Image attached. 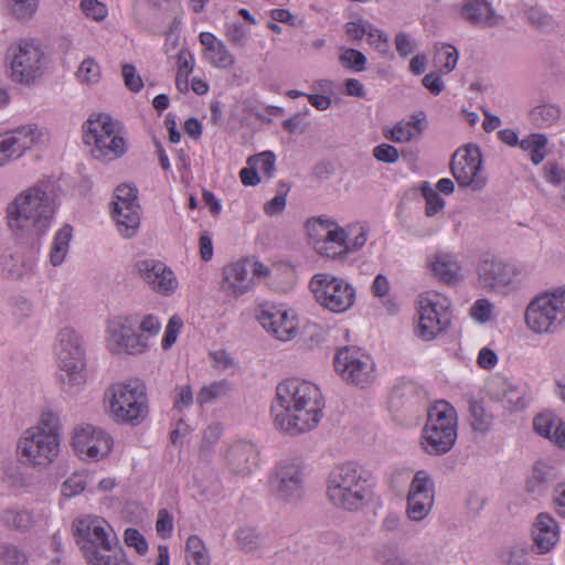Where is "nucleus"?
I'll list each match as a JSON object with an SVG mask.
<instances>
[{
  "label": "nucleus",
  "instance_id": "obj_34",
  "mask_svg": "<svg viewBox=\"0 0 565 565\" xmlns=\"http://www.w3.org/2000/svg\"><path fill=\"white\" fill-rule=\"evenodd\" d=\"M458 50L448 43H436L434 46V64L440 74L451 73L458 63Z\"/></svg>",
  "mask_w": 565,
  "mask_h": 565
},
{
  "label": "nucleus",
  "instance_id": "obj_43",
  "mask_svg": "<svg viewBox=\"0 0 565 565\" xmlns=\"http://www.w3.org/2000/svg\"><path fill=\"white\" fill-rule=\"evenodd\" d=\"M547 138L542 134H532L520 141V147L530 152L533 164L539 166L546 157Z\"/></svg>",
  "mask_w": 565,
  "mask_h": 565
},
{
  "label": "nucleus",
  "instance_id": "obj_14",
  "mask_svg": "<svg viewBox=\"0 0 565 565\" xmlns=\"http://www.w3.org/2000/svg\"><path fill=\"white\" fill-rule=\"evenodd\" d=\"M417 335L431 341L445 332L452 319L451 301L445 295L429 290L418 296Z\"/></svg>",
  "mask_w": 565,
  "mask_h": 565
},
{
  "label": "nucleus",
  "instance_id": "obj_39",
  "mask_svg": "<svg viewBox=\"0 0 565 565\" xmlns=\"http://www.w3.org/2000/svg\"><path fill=\"white\" fill-rule=\"evenodd\" d=\"M490 394L500 401L508 403L510 407H523L522 396L518 390L509 384L505 380L497 379L489 384Z\"/></svg>",
  "mask_w": 565,
  "mask_h": 565
},
{
  "label": "nucleus",
  "instance_id": "obj_6",
  "mask_svg": "<svg viewBox=\"0 0 565 565\" xmlns=\"http://www.w3.org/2000/svg\"><path fill=\"white\" fill-rule=\"evenodd\" d=\"M161 323L156 316H117L107 323L106 343L111 354L138 355L148 351L150 338L158 335Z\"/></svg>",
  "mask_w": 565,
  "mask_h": 565
},
{
  "label": "nucleus",
  "instance_id": "obj_51",
  "mask_svg": "<svg viewBox=\"0 0 565 565\" xmlns=\"http://www.w3.org/2000/svg\"><path fill=\"white\" fill-rule=\"evenodd\" d=\"M339 61L345 68L356 73L363 72L366 66L365 55L355 49H343Z\"/></svg>",
  "mask_w": 565,
  "mask_h": 565
},
{
  "label": "nucleus",
  "instance_id": "obj_10",
  "mask_svg": "<svg viewBox=\"0 0 565 565\" xmlns=\"http://www.w3.org/2000/svg\"><path fill=\"white\" fill-rule=\"evenodd\" d=\"M524 321L535 334H554L565 323V286L534 297L525 308Z\"/></svg>",
  "mask_w": 565,
  "mask_h": 565
},
{
  "label": "nucleus",
  "instance_id": "obj_28",
  "mask_svg": "<svg viewBox=\"0 0 565 565\" xmlns=\"http://www.w3.org/2000/svg\"><path fill=\"white\" fill-rule=\"evenodd\" d=\"M254 287L246 262H235L223 268L222 289L235 298L243 296Z\"/></svg>",
  "mask_w": 565,
  "mask_h": 565
},
{
  "label": "nucleus",
  "instance_id": "obj_18",
  "mask_svg": "<svg viewBox=\"0 0 565 565\" xmlns=\"http://www.w3.org/2000/svg\"><path fill=\"white\" fill-rule=\"evenodd\" d=\"M333 363L337 373L349 384L365 387L376 377L374 361L356 347L339 349Z\"/></svg>",
  "mask_w": 565,
  "mask_h": 565
},
{
  "label": "nucleus",
  "instance_id": "obj_29",
  "mask_svg": "<svg viewBox=\"0 0 565 565\" xmlns=\"http://www.w3.org/2000/svg\"><path fill=\"white\" fill-rule=\"evenodd\" d=\"M373 556L381 565H437L434 559L417 555L412 563L404 554L396 540H386L377 543L373 548Z\"/></svg>",
  "mask_w": 565,
  "mask_h": 565
},
{
  "label": "nucleus",
  "instance_id": "obj_7",
  "mask_svg": "<svg viewBox=\"0 0 565 565\" xmlns=\"http://www.w3.org/2000/svg\"><path fill=\"white\" fill-rule=\"evenodd\" d=\"M106 409L116 423L137 426L148 413L146 386L139 380L110 385L104 395Z\"/></svg>",
  "mask_w": 565,
  "mask_h": 565
},
{
  "label": "nucleus",
  "instance_id": "obj_12",
  "mask_svg": "<svg viewBox=\"0 0 565 565\" xmlns=\"http://www.w3.org/2000/svg\"><path fill=\"white\" fill-rule=\"evenodd\" d=\"M72 533L84 558L110 550L119 543L108 521L94 514L77 516L72 523Z\"/></svg>",
  "mask_w": 565,
  "mask_h": 565
},
{
  "label": "nucleus",
  "instance_id": "obj_35",
  "mask_svg": "<svg viewBox=\"0 0 565 565\" xmlns=\"http://www.w3.org/2000/svg\"><path fill=\"white\" fill-rule=\"evenodd\" d=\"M1 481L11 490L26 489L32 484L30 473L15 462H8L3 466Z\"/></svg>",
  "mask_w": 565,
  "mask_h": 565
},
{
  "label": "nucleus",
  "instance_id": "obj_59",
  "mask_svg": "<svg viewBox=\"0 0 565 565\" xmlns=\"http://www.w3.org/2000/svg\"><path fill=\"white\" fill-rule=\"evenodd\" d=\"M182 324V320L178 316H172L169 319L162 338V348L164 350H168L175 343L178 335L181 331Z\"/></svg>",
  "mask_w": 565,
  "mask_h": 565
},
{
  "label": "nucleus",
  "instance_id": "obj_46",
  "mask_svg": "<svg viewBox=\"0 0 565 565\" xmlns=\"http://www.w3.org/2000/svg\"><path fill=\"white\" fill-rule=\"evenodd\" d=\"M221 437V428L218 425L209 426L202 435L199 447V459L209 462L212 459L214 448Z\"/></svg>",
  "mask_w": 565,
  "mask_h": 565
},
{
  "label": "nucleus",
  "instance_id": "obj_27",
  "mask_svg": "<svg viewBox=\"0 0 565 565\" xmlns=\"http://www.w3.org/2000/svg\"><path fill=\"white\" fill-rule=\"evenodd\" d=\"M46 134L36 125H26L9 131L2 136L11 152L18 159L25 151L44 141Z\"/></svg>",
  "mask_w": 565,
  "mask_h": 565
},
{
  "label": "nucleus",
  "instance_id": "obj_52",
  "mask_svg": "<svg viewBox=\"0 0 565 565\" xmlns=\"http://www.w3.org/2000/svg\"><path fill=\"white\" fill-rule=\"evenodd\" d=\"M247 162L249 166H254L257 171H260L267 178H271L276 170V157L271 151H264L253 156L248 158Z\"/></svg>",
  "mask_w": 565,
  "mask_h": 565
},
{
  "label": "nucleus",
  "instance_id": "obj_44",
  "mask_svg": "<svg viewBox=\"0 0 565 565\" xmlns=\"http://www.w3.org/2000/svg\"><path fill=\"white\" fill-rule=\"evenodd\" d=\"M236 541L239 548L246 553L255 552L264 544L262 532L252 525L241 526L236 532Z\"/></svg>",
  "mask_w": 565,
  "mask_h": 565
},
{
  "label": "nucleus",
  "instance_id": "obj_21",
  "mask_svg": "<svg viewBox=\"0 0 565 565\" xmlns=\"http://www.w3.org/2000/svg\"><path fill=\"white\" fill-rule=\"evenodd\" d=\"M256 319L278 341H291L299 333L297 315L294 310L287 309L284 306L262 307Z\"/></svg>",
  "mask_w": 565,
  "mask_h": 565
},
{
  "label": "nucleus",
  "instance_id": "obj_32",
  "mask_svg": "<svg viewBox=\"0 0 565 565\" xmlns=\"http://www.w3.org/2000/svg\"><path fill=\"white\" fill-rule=\"evenodd\" d=\"M424 120V113L414 114L409 120L398 121L390 130H385L384 136L394 142H408L423 132Z\"/></svg>",
  "mask_w": 565,
  "mask_h": 565
},
{
  "label": "nucleus",
  "instance_id": "obj_54",
  "mask_svg": "<svg viewBox=\"0 0 565 565\" xmlns=\"http://www.w3.org/2000/svg\"><path fill=\"white\" fill-rule=\"evenodd\" d=\"M77 78L87 84H94L99 81L100 77V68L99 65L93 58H85L78 70H77Z\"/></svg>",
  "mask_w": 565,
  "mask_h": 565
},
{
  "label": "nucleus",
  "instance_id": "obj_40",
  "mask_svg": "<svg viewBox=\"0 0 565 565\" xmlns=\"http://www.w3.org/2000/svg\"><path fill=\"white\" fill-rule=\"evenodd\" d=\"M233 391V385L228 380H218L204 385L200 388L196 394V403L199 405H205L212 403L218 398L225 397Z\"/></svg>",
  "mask_w": 565,
  "mask_h": 565
},
{
  "label": "nucleus",
  "instance_id": "obj_56",
  "mask_svg": "<svg viewBox=\"0 0 565 565\" xmlns=\"http://www.w3.org/2000/svg\"><path fill=\"white\" fill-rule=\"evenodd\" d=\"M423 195L426 200L425 213L431 217L444 210L445 200L431 188L423 186Z\"/></svg>",
  "mask_w": 565,
  "mask_h": 565
},
{
  "label": "nucleus",
  "instance_id": "obj_47",
  "mask_svg": "<svg viewBox=\"0 0 565 565\" xmlns=\"http://www.w3.org/2000/svg\"><path fill=\"white\" fill-rule=\"evenodd\" d=\"M434 503V500L407 497L406 515L413 522H422L431 512Z\"/></svg>",
  "mask_w": 565,
  "mask_h": 565
},
{
  "label": "nucleus",
  "instance_id": "obj_41",
  "mask_svg": "<svg viewBox=\"0 0 565 565\" xmlns=\"http://www.w3.org/2000/svg\"><path fill=\"white\" fill-rule=\"evenodd\" d=\"M185 559L188 565H211L207 547L198 535L188 537L185 542Z\"/></svg>",
  "mask_w": 565,
  "mask_h": 565
},
{
  "label": "nucleus",
  "instance_id": "obj_50",
  "mask_svg": "<svg viewBox=\"0 0 565 565\" xmlns=\"http://www.w3.org/2000/svg\"><path fill=\"white\" fill-rule=\"evenodd\" d=\"M12 17L18 20L31 19L39 8V0H8Z\"/></svg>",
  "mask_w": 565,
  "mask_h": 565
},
{
  "label": "nucleus",
  "instance_id": "obj_13",
  "mask_svg": "<svg viewBox=\"0 0 565 565\" xmlns=\"http://www.w3.org/2000/svg\"><path fill=\"white\" fill-rule=\"evenodd\" d=\"M305 228L310 246L319 256L333 260L345 258L348 233L337 221L313 216L307 220Z\"/></svg>",
  "mask_w": 565,
  "mask_h": 565
},
{
  "label": "nucleus",
  "instance_id": "obj_45",
  "mask_svg": "<svg viewBox=\"0 0 565 565\" xmlns=\"http://www.w3.org/2000/svg\"><path fill=\"white\" fill-rule=\"evenodd\" d=\"M88 565H131L128 561L120 543L110 547V550L94 554L85 558Z\"/></svg>",
  "mask_w": 565,
  "mask_h": 565
},
{
  "label": "nucleus",
  "instance_id": "obj_11",
  "mask_svg": "<svg viewBox=\"0 0 565 565\" xmlns=\"http://www.w3.org/2000/svg\"><path fill=\"white\" fill-rule=\"evenodd\" d=\"M83 140L92 146V156L97 160L111 161L121 157L127 148L115 122L106 114L92 115L84 125Z\"/></svg>",
  "mask_w": 565,
  "mask_h": 565
},
{
  "label": "nucleus",
  "instance_id": "obj_49",
  "mask_svg": "<svg viewBox=\"0 0 565 565\" xmlns=\"http://www.w3.org/2000/svg\"><path fill=\"white\" fill-rule=\"evenodd\" d=\"M561 117V109L555 105H542L532 110V119L540 127H550Z\"/></svg>",
  "mask_w": 565,
  "mask_h": 565
},
{
  "label": "nucleus",
  "instance_id": "obj_3",
  "mask_svg": "<svg viewBox=\"0 0 565 565\" xmlns=\"http://www.w3.org/2000/svg\"><path fill=\"white\" fill-rule=\"evenodd\" d=\"M62 425L52 411L41 413L35 425L26 428L17 441V458L32 469H46L58 457Z\"/></svg>",
  "mask_w": 565,
  "mask_h": 565
},
{
  "label": "nucleus",
  "instance_id": "obj_5",
  "mask_svg": "<svg viewBox=\"0 0 565 565\" xmlns=\"http://www.w3.org/2000/svg\"><path fill=\"white\" fill-rule=\"evenodd\" d=\"M326 495L329 502L345 511H360L373 498V480L362 467L348 462L337 466L327 480Z\"/></svg>",
  "mask_w": 565,
  "mask_h": 565
},
{
  "label": "nucleus",
  "instance_id": "obj_53",
  "mask_svg": "<svg viewBox=\"0 0 565 565\" xmlns=\"http://www.w3.org/2000/svg\"><path fill=\"white\" fill-rule=\"evenodd\" d=\"M87 486V477L83 473L71 475L62 484L61 492L65 498L82 493Z\"/></svg>",
  "mask_w": 565,
  "mask_h": 565
},
{
  "label": "nucleus",
  "instance_id": "obj_22",
  "mask_svg": "<svg viewBox=\"0 0 565 565\" xmlns=\"http://www.w3.org/2000/svg\"><path fill=\"white\" fill-rule=\"evenodd\" d=\"M134 270L137 277L158 295L169 297L179 287L175 274L161 260L153 258L139 259L135 263Z\"/></svg>",
  "mask_w": 565,
  "mask_h": 565
},
{
  "label": "nucleus",
  "instance_id": "obj_17",
  "mask_svg": "<svg viewBox=\"0 0 565 565\" xmlns=\"http://www.w3.org/2000/svg\"><path fill=\"white\" fill-rule=\"evenodd\" d=\"M11 78L14 82L30 84L40 77L46 66L47 57L39 44L33 41H20L8 51Z\"/></svg>",
  "mask_w": 565,
  "mask_h": 565
},
{
  "label": "nucleus",
  "instance_id": "obj_61",
  "mask_svg": "<svg viewBox=\"0 0 565 565\" xmlns=\"http://www.w3.org/2000/svg\"><path fill=\"white\" fill-rule=\"evenodd\" d=\"M125 543L134 547L136 552L143 555L148 551V543L143 535L136 529H127L124 534Z\"/></svg>",
  "mask_w": 565,
  "mask_h": 565
},
{
  "label": "nucleus",
  "instance_id": "obj_48",
  "mask_svg": "<svg viewBox=\"0 0 565 565\" xmlns=\"http://www.w3.org/2000/svg\"><path fill=\"white\" fill-rule=\"evenodd\" d=\"M28 555L18 545L0 543V565H28Z\"/></svg>",
  "mask_w": 565,
  "mask_h": 565
},
{
  "label": "nucleus",
  "instance_id": "obj_58",
  "mask_svg": "<svg viewBox=\"0 0 565 565\" xmlns=\"http://www.w3.org/2000/svg\"><path fill=\"white\" fill-rule=\"evenodd\" d=\"M493 303L487 299H478L470 308V316L473 320L486 323L491 320Z\"/></svg>",
  "mask_w": 565,
  "mask_h": 565
},
{
  "label": "nucleus",
  "instance_id": "obj_19",
  "mask_svg": "<svg viewBox=\"0 0 565 565\" xmlns=\"http://www.w3.org/2000/svg\"><path fill=\"white\" fill-rule=\"evenodd\" d=\"M450 169L461 188L481 191L487 184V177L481 173V151L477 146L469 145L463 149H458L452 154Z\"/></svg>",
  "mask_w": 565,
  "mask_h": 565
},
{
  "label": "nucleus",
  "instance_id": "obj_4",
  "mask_svg": "<svg viewBox=\"0 0 565 565\" xmlns=\"http://www.w3.org/2000/svg\"><path fill=\"white\" fill-rule=\"evenodd\" d=\"M58 388L70 397L84 391L87 381L86 352L82 335L72 328H62L55 338Z\"/></svg>",
  "mask_w": 565,
  "mask_h": 565
},
{
  "label": "nucleus",
  "instance_id": "obj_64",
  "mask_svg": "<svg viewBox=\"0 0 565 565\" xmlns=\"http://www.w3.org/2000/svg\"><path fill=\"white\" fill-rule=\"evenodd\" d=\"M558 418H554L551 415H539L534 418L533 427L534 430L543 437L550 438Z\"/></svg>",
  "mask_w": 565,
  "mask_h": 565
},
{
  "label": "nucleus",
  "instance_id": "obj_8",
  "mask_svg": "<svg viewBox=\"0 0 565 565\" xmlns=\"http://www.w3.org/2000/svg\"><path fill=\"white\" fill-rule=\"evenodd\" d=\"M458 437V416L454 406L446 401H437L427 412L422 429L420 447L430 456L449 452Z\"/></svg>",
  "mask_w": 565,
  "mask_h": 565
},
{
  "label": "nucleus",
  "instance_id": "obj_2",
  "mask_svg": "<svg viewBox=\"0 0 565 565\" xmlns=\"http://www.w3.org/2000/svg\"><path fill=\"white\" fill-rule=\"evenodd\" d=\"M6 212L8 226L15 235L39 239L51 225L55 201L45 185L36 184L17 194Z\"/></svg>",
  "mask_w": 565,
  "mask_h": 565
},
{
  "label": "nucleus",
  "instance_id": "obj_36",
  "mask_svg": "<svg viewBox=\"0 0 565 565\" xmlns=\"http://www.w3.org/2000/svg\"><path fill=\"white\" fill-rule=\"evenodd\" d=\"M501 565H531V548L526 542H514L500 552Z\"/></svg>",
  "mask_w": 565,
  "mask_h": 565
},
{
  "label": "nucleus",
  "instance_id": "obj_15",
  "mask_svg": "<svg viewBox=\"0 0 565 565\" xmlns=\"http://www.w3.org/2000/svg\"><path fill=\"white\" fill-rule=\"evenodd\" d=\"M315 300L324 309L342 313L355 302V289L345 279L329 273H318L309 282Z\"/></svg>",
  "mask_w": 565,
  "mask_h": 565
},
{
  "label": "nucleus",
  "instance_id": "obj_24",
  "mask_svg": "<svg viewBox=\"0 0 565 565\" xmlns=\"http://www.w3.org/2000/svg\"><path fill=\"white\" fill-rule=\"evenodd\" d=\"M460 18L480 29L495 28L503 19L487 0H462Z\"/></svg>",
  "mask_w": 565,
  "mask_h": 565
},
{
  "label": "nucleus",
  "instance_id": "obj_20",
  "mask_svg": "<svg viewBox=\"0 0 565 565\" xmlns=\"http://www.w3.org/2000/svg\"><path fill=\"white\" fill-rule=\"evenodd\" d=\"M137 189L130 184H120L115 190L113 217L124 237H132L140 225V206L137 201Z\"/></svg>",
  "mask_w": 565,
  "mask_h": 565
},
{
  "label": "nucleus",
  "instance_id": "obj_63",
  "mask_svg": "<svg viewBox=\"0 0 565 565\" xmlns=\"http://www.w3.org/2000/svg\"><path fill=\"white\" fill-rule=\"evenodd\" d=\"M213 369L225 372L235 366L234 359L225 350H217L209 354Z\"/></svg>",
  "mask_w": 565,
  "mask_h": 565
},
{
  "label": "nucleus",
  "instance_id": "obj_33",
  "mask_svg": "<svg viewBox=\"0 0 565 565\" xmlns=\"http://www.w3.org/2000/svg\"><path fill=\"white\" fill-rule=\"evenodd\" d=\"M1 521L4 526L20 532H29L36 524V516L29 509L8 508L1 513Z\"/></svg>",
  "mask_w": 565,
  "mask_h": 565
},
{
  "label": "nucleus",
  "instance_id": "obj_55",
  "mask_svg": "<svg viewBox=\"0 0 565 565\" xmlns=\"http://www.w3.org/2000/svg\"><path fill=\"white\" fill-rule=\"evenodd\" d=\"M0 269L2 275L9 279H19L24 274L19 259L11 254H4L0 257Z\"/></svg>",
  "mask_w": 565,
  "mask_h": 565
},
{
  "label": "nucleus",
  "instance_id": "obj_25",
  "mask_svg": "<svg viewBox=\"0 0 565 565\" xmlns=\"http://www.w3.org/2000/svg\"><path fill=\"white\" fill-rule=\"evenodd\" d=\"M426 268L433 278L446 285H455L462 279L461 264L449 253L433 254L426 260Z\"/></svg>",
  "mask_w": 565,
  "mask_h": 565
},
{
  "label": "nucleus",
  "instance_id": "obj_9",
  "mask_svg": "<svg viewBox=\"0 0 565 565\" xmlns=\"http://www.w3.org/2000/svg\"><path fill=\"white\" fill-rule=\"evenodd\" d=\"M476 271L479 288L503 297L521 289L527 279L524 265L491 255L480 259Z\"/></svg>",
  "mask_w": 565,
  "mask_h": 565
},
{
  "label": "nucleus",
  "instance_id": "obj_38",
  "mask_svg": "<svg viewBox=\"0 0 565 565\" xmlns=\"http://www.w3.org/2000/svg\"><path fill=\"white\" fill-rule=\"evenodd\" d=\"M407 497L435 501V483L426 470H418L409 484Z\"/></svg>",
  "mask_w": 565,
  "mask_h": 565
},
{
  "label": "nucleus",
  "instance_id": "obj_26",
  "mask_svg": "<svg viewBox=\"0 0 565 565\" xmlns=\"http://www.w3.org/2000/svg\"><path fill=\"white\" fill-rule=\"evenodd\" d=\"M226 465L233 473L248 476L258 465V451L252 443L236 441L226 452Z\"/></svg>",
  "mask_w": 565,
  "mask_h": 565
},
{
  "label": "nucleus",
  "instance_id": "obj_62",
  "mask_svg": "<svg viewBox=\"0 0 565 565\" xmlns=\"http://www.w3.org/2000/svg\"><path fill=\"white\" fill-rule=\"evenodd\" d=\"M121 74L129 90L137 93L143 87V82L132 64L122 65Z\"/></svg>",
  "mask_w": 565,
  "mask_h": 565
},
{
  "label": "nucleus",
  "instance_id": "obj_31",
  "mask_svg": "<svg viewBox=\"0 0 565 565\" xmlns=\"http://www.w3.org/2000/svg\"><path fill=\"white\" fill-rule=\"evenodd\" d=\"M532 536L540 553L550 552L559 540L557 522L547 513H540L533 524Z\"/></svg>",
  "mask_w": 565,
  "mask_h": 565
},
{
  "label": "nucleus",
  "instance_id": "obj_42",
  "mask_svg": "<svg viewBox=\"0 0 565 565\" xmlns=\"http://www.w3.org/2000/svg\"><path fill=\"white\" fill-rule=\"evenodd\" d=\"M73 236V228L70 225L63 226L56 234L50 252V262L53 266L61 265L68 252L70 242Z\"/></svg>",
  "mask_w": 565,
  "mask_h": 565
},
{
  "label": "nucleus",
  "instance_id": "obj_57",
  "mask_svg": "<svg viewBox=\"0 0 565 565\" xmlns=\"http://www.w3.org/2000/svg\"><path fill=\"white\" fill-rule=\"evenodd\" d=\"M81 9L87 18L97 22L103 21L108 13L107 7L98 0H82Z\"/></svg>",
  "mask_w": 565,
  "mask_h": 565
},
{
  "label": "nucleus",
  "instance_id": "obj_1",
  "mask_svg": "<svg viewBox=\"0 0 565 565\" xmlns=\"http://www.w3.org/2000/svg\"><path fill=\"white\" fill-rule=\"evenodd\" d=\"M320 388L308 381L286 380L276 387L271 415L277 429L291 436L315 429L323 416Z\"/></svg>",
  "mask_w": 565,
  "mask_h": 565
},
{
  "label": "nucleus",
  "instance_id": "obj_30",
  "mask_svg": "<svg viewBox=\"0 0 565 565\" xmlns=\"http://www.w3.org/2000/svg\"><path fill=\"white\" fill-rule=\"evenodd\" d=\"M203 46L204 58L215 68L228 70L235 64V56L226 44L211 32H202L199 35Z\"/></svg>",
  "mask_w": 565,
  "mask_h": 565
},
{
  "label": "nucleus",
  "instance_id": "obj_60",
  "mask_svg": "<svg viewBox=\"0 0 565 565\" xmlns=\"http://www.w3.org/2000/svg\"><path fill=\"white\" fill-rule=\"evenodd\" d=\"M366 35H367L369 44L371 46H373L379 53H381V54L388 53V51H390L388 38L383 31L374 28L371 24Z\"/></svg>",
  "mask_w": 565,
  "mask_h": 565
},
{
  "label": "nucleus",
  "instance_id": "obj_37",
  "mask_svg": "<svg viewBox=\"0 0 565 565\" xmlns=\"http://www.w3.org/2000/svg\"><path fill=\"white\" fill-rule=\"evenodd\" d=\"M470 425L473 431L487 434L493 424V415L487 411L483 403L471 399L469 402Z\"/></svg>",
  "mask_w": 565,
  "mask_h": 565
},
{
  "label": "nucleus",
  "instance_id": "obj_16",
  "mask_svg": "<svg viewBox=\"0 0 565 565\" xmlns=\"http://www.w3.org/2000/svg\"><path fill=\"white\" fill-rule=\"evenodd\" d=\"M268 486L271 494L284 503L302 499L305 492V466L300 459L287 458L273 468Z\"/></svg>",
  "mask_w": 565,
  "mask_h": 565
},
{
  "label": "nucleus",
  "instance_id": "obj_23",
  "mask_svg": "<svg viewBox=\"0 0 565 565\" xmlns=\"http://www.w3.org/2000/svg\"><path fill=\"white\" fill-rule=\"evenodd\" d=\"M72 445L79 457L97 461L108 456L113 439L104 429L85 425L74 430Z\"/></svg>",
  "mask_w": 565,
  "mask_h": 565
}]
</instances>
